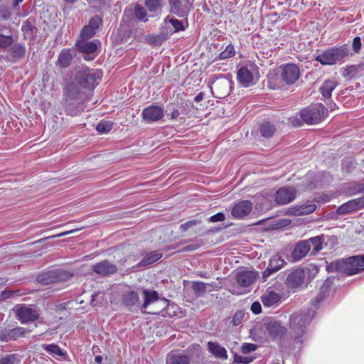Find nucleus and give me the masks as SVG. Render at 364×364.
<instances>
[{
  "mask_svg": "<svg viewBox=\"0 0 364 364\" xmlns=\"http://www.w3.org/2000/svg\"><path fill=\"white\" fill-rule=\"evenodd\" d=\"M168 22L173 28V30H168V36L176 32L185 31L188 26L187 19H186V21H183L182 20H178L173 17H170L169 16H166L164 20V25H166Z\"/></svg>",
  "mask_w": 364,
  "mask_h": 364,
  "instance_id": "obj_29",
  "label": "nucleus"
},
{
  "mask_svg": "<svg viewBox=\"0 0 364 364\" xmlns=\"http://www.w3.org/2000/svg\"><path fill=\"white\" fill-rule=\"evenodd\" d=\"M26 46L23 43H16L11 46L9 49V55L14 59V61L20 60L24 58L26 55Z\"/></svg>",
  "mask_w": 364,
  "mask_h": 364,
  "instance_id": "obj_34",
  "label": "nucleus"
},
{
  "mask_svg": "<svg viewBox=\"0 0 364 364\" xmlns=\"http://www.w3.org/2000/svg\"><path fill=\"white\" fill-rule=\"evenodd\" d=\"M257 276V272L249 270H242L237 273V283L242 287H248L252 284Z\"/></svg>",
  "mask_w": 364,
  "mask_h": 364,
  "instance_id": "obj_24",
  "label": "nucleus"
},
{
  "mask_svg": "<svg viewBox=\"0 0 364 364\" xmlns=\"http://www.w3.org/2000/svg\"><path fill=\"white\" fill-rule=\"evenodd\" d=\"M235 51L233 45L229 44L226 48L219 54L220 60H225L235 55Z\"/></svg>",
  "mask_w": 364,
  "mask_h": 364,
  "instance_id": "obj_49",
  "label": "nucleus"
},
{
  "mask_svg": "<svg viewBox=\"0 0 364 364\" xmlns=\"http://www.w3.org/2000/svg\"><path fill=\"white\" fill-rule=\"evenodd\" d=\"M251 311L255 314H259L261 313L262 311V306H261V304L258 301H255L251 305Z\"/></svg>",
  "mask_w": 364,
  "mask_h": 364,
  "instance_id": "obj_62",
  "label": "nucleus"
},
{
  "mask_svg": "<svg viewBox=\"0 0 364 364\" xmlns=\"http://www.w3.org/2000/svg\"><path fill=\"white\" fill-rule=\"evenodd\" d=\"M297 193V190L293 186H282L274 194V201L278 205H287L292 202Z\"/></svg>",
  "mask_w": 364,
  "mask_h": 364,
  "instance_id": "obj_13",
  "label": "nucleus"
},
{
  "mask_svg": "<svg viewBox=\"0 0 364 364\" xmlns=\"http://www.w3.org/2000/svg\"><path fill=\"white\" fill-rule=\"evenodd\" d=\"M245 317V311L240 310L237 311L233 315L232 323L234 326H238L241 323Z\"/></svg>",
  "mask_w": 364,
  "mask_h": 364,
  "instance_id": "obj_55",
  "label": "nucleus"
},
{
  "mask_svg": "<svg viewBox=\"0 0 364 364\" xmlns=\"http://www.w3.org/2000/svg\"><path fill=\"white\" fill-rule=\"evenodd\" d=\"M353 257L355 256L332 262L327 265L326 269L328 272H338L348 276L364 271V268H360V262L353 260Z\"/></svg>",
  "mask_w": 364,
  "mask_h": 364,
  "instance_id": "obj_5",
  "label": "nucleus"
},
{
  "mask_svg": "<svg viewBox=\"0 0 364 364\" xmlns=\"http://www.w3.org/2000/svg\"><path fill=\"white\" fill-rule=\"evenodd\" d=\"M208 351L213 354L215 358L226 360L228 358V353L226 349L221 346L217 342L209 341L207 343Z\"/></svg>",
  "mask_w": 364,
  "mask_h": 364,
  "instance_id": "obj_32",
  "label": "nucleus"
},
{
  "mask_svg": "<svg viewBox=\"0 0 364 364\" xmlns=\"http://www.w3.org/2000/svg\"><path fill=\"white\" fill-rule=\"evenodd\" d=\"M215 90L219 95L215 96L218 98H223L230 93V81L225 78H221L214 83Z\"/></svg>",
  "mask_w": 364,
  "mask_h": 364,
  "instance_id": "obj_31",
  "label": "nucleus"
},
{
  "mask_svg": "<svg viewBox=\"0 0 364 364\" xmlns=\"http://www.w3.org/2000/svg\"><path fill=\"white\" fill-rule=\"evenodd\" d=\"M307 242L308 241H305V240H301L295 245L291 255L292 262H299L308 255L311 250V246Z\"/></svg>",
  "mask_w": 364,
  "mask_h": 364,
  "instance_id": "obj_21",
  "label": "nucleus"
},
{
  "mask_svg": "<svg viewBox=\"0 0 364 364\" xmlns=\"http://www.w3.org/2000/svg\"><path fill=\"white\" fill-rule=\"evenodd\" d=\"M237 80L245 87H248L253 84L252 73L246 67H242L237 70Z\"/></svg>",
  "mask_w": 364,
  "mask_h": 364,
  "instance_id": "obj_27",
  "label": "nucleus"
},
{
  "mask_svg": "<svg viewBox=\"0 0 364 364\" xmlns=\"http://www.w3.org/2000/svg\"><path fill=\"white\" fill-rule=\"evenodd\" d=\"M225 219V214L222 212H219L209 218V221L212 223L222 222Z\"/></svg>",
  "mask_w": 364,
  "mask_h": 364,
  "instance_id": "obj_58",
  "label": "nucleus"
},
{
  "mask_svg": "<svg viewBox=\"0 0 364 364\" xmlns=\"http://www.w3.org/2000/svg\"><path fill=\"white\" fill-rule=\"evenodd\" d=\"M289 122L294 127H301L304 124V123H305L304 121H303V119H301L299 113L295 116L289 117Z\"/></svg>",
  "mask_w": 364,
  "mask_h": 364,
  "instance_id": "obj_54",
  "label": "nucleus"
},
{
  "mask_svg": "<svg viewBox=\"0 0 364 364\" xmlns=\"http://www.w3.org/2000/svg\"><path fill=\"white\" fill-rule=\"evenodd\" d=\"M200 247V244H191L183 247L178 252H192L198 250Z\"/></svg>",
  "mask_w": 364,
  "mask_h": 364,
  "instance_id": "obj_60",
  "label": "nucleus"
},
{
  "mask_svg": "<svg viewBox=\"0 0 364 364\" xmlns=\"http://www.w3.org/2000/svg\"><path fill=\"white\" fill-rule=\"evenodd\" d=\"M102 24V18L100 16H95L90 18L87 26L97 32L99 26Z\"/></svg>",
  "mask_w": 364,
  "mask_h": 364,
  "instance_id": "obj_51",
  "label": "nucleus"
},
{
  "mask_svg": "<svg viewBox=\"0 0 364 364\" xmlns=\"http://www.w3.org/2000/svg\"><path fill=\"white\" fill-rule=\"evenodd\" d=\"M261 300L264 306L271 307L280 301L281 295L274 291H269L261 296Z\"/></svg>",
  "mask_w": 364,
  "mask_h": 364,
  "instance_id": "obj_35",
  "label": "nucleus"
},
{
  "mask_svg": "<svg viewBox=\"0 0 364 364\" xmlns=\"http://www.w3.org/2000/svg\"><path fill=\"white\" fill-rule=\"evenodd\" d=\"M134 14L136 18L138 20L146 22L148 21L147 13L146 9L139 4H136L134 6Z\"/></svg>",
  "mask_w": 364,
  "mask_h": 364,
  "instance_id": "obj_44",
  "label": "nucleus"
},
{
  "mask_svg": "<svg viewBox=\"0 0 364 364\" xmlns=\"http://www.w3.org/2000/svg\"><path fill=\"white\" fill-rule=\"evenodd\" d=\"M143 295L144 301L141 305V311H143V309H146L149 305L159 299V293L155 290L144 289Z\"/></svg>",
  "mask_w": 364,
  "mask_h": 364,
  "instance_id": "obj_38",
  "label": "nucleus"
},
{
  "mask_svg": "<svg viewBox=\"0 0 364 364\" xmlns=\"http://www.w3.org/2000/svg\"><path fill=\"white\" fill-rule=\"evenodd\" d=\"M191 358L178 350L170 352L166 357V364H189Z\"/></svg>",
  "mask_w": 364,
  "mask_h": 364,
  "instance_id": "obj_28",
  "label": "nucleus"
},
{
  "mask_svg": "<svg viewBox=\"0 0 364 364\" xmlns=\"http://www.w3.org/2000/svg\"><path fill=\"white\" fill-rule=\"evenodd\" d=\"M305 273L303 269L293 270L287 277L286 284L290 288H297L304 282Z\"/></svg>",
  "mask_w": 364,
  "mask_h": 364,
  "instance_id": "obj_23",
  "label": "nucleus"
},
{
  "mask_svg": "<svg viewBox=\"0 0 364 364\" xmlns=\"http://www.w3.org/2000/svg\"><path fill=\"white\" fill-rule=\"evenodd\" d=\"M11 12L8 9H2L0 11V16L4 20H8L11 17Z\"/></svg>",
  "mask_w": 364,
  "mask_h": 364,
  "instance_id": "obj_63",
  "label": "nucleus"
},
{
  "mask_svg": "<svg viewBox=\"0 0 364 364\" xmlns=\"http://www.w3.org/2000/svg\"><path fill=\"white\" fill-rule=\"evenodd\" d=\"M353 259L360 262V265L361 267L364 266V254L355 255V257L353 258Z\"/></svg>",
  "mask_w": 364,
  "mask_h": 364,
  "instance_id": "obj_64",
  "label": "nucleus"
},
{
  "mask_svg": "<svg viewBox=\"0 0 364 364\" xmlns=\"http://www.w3.org/2000/svg\"><path fill=\"white\" fill-rule=\"evenodd\" d=\"M338 83L334 80H326L319 88V91L323 99H329L332 92L337 87Z\"/></svg>",
  "mask_w": 364,
  "mask_h": 364,
  "instance_id": "obj_37",
  "label": "nucleus"
},
{
  "mask_svg": "<svg viewBox=\"0 0 364 364\" xmlns=\"http://www.w3.org/2000/svg\"><path fill=\"white\" fill-rule=\"evenodd\" d=\"M164 116L163 108L154 105L145 107L141 112L142 119L149 124L159 121Z\"/></svg>",
  "mask_w": 364,
  "mask_h": 364,
  "instance_id": "obj_18",
  "label": "nucleus"
},
{
  "mask_svg": "<svg viewBox=\"0 0 364 364\" xmlns=\"http://www.w3.org/2000/svg\"><path fill=\"white\" fill-rule=\"evenodd\" d=\"M75 46L80 53L85 54L84 60H92L97 55V49L101 46V42L95 39L91 41L87 40H77Z\"/></svg>",
  "mask_w": 364,
  "mask_h": 364,
  "instance_id": "obj_8",
  "label": "nucleus"
},
{
  "mask_svg": "<svg viewBox=\"0 0 364 364\" xmlns=\"http://www.w3.org/2000/svg\"><path fill=\"white\" fill-rule=\"evenodd\" d=\"M252 210V203L249 200H241L236 203L232 208L231 214L236 219L244 218L248 215Z\"/></svg>",
  "mask_w": 364,
  "mask_h": 364,
  "instance_id": "obj_19",
  "label": "nucleus"
},
{
  "mask_svg": "<svg viewBox=\"0 0 364 364\" xmlns=\"http://www.w3.org/2000/svg\"><path fill=\"white\" fill-rule=\"evenodd\" d=\"M364 208V196L350 200L336 209L338 215H347Z\"/></svg>",
  "mask_w": 364,
  "mask_h": 364,
  "instance_id": "obj_16",
  "label": "nucleus"
},
{
  "mask_svg": "<svg viewBox=\"0 0 364 364\" xmlns=\"http://www.w3.org/2000/svg\"><path fill=\"white\" fill-rule=\"evenodd\" d=\"M316 209L315 204H302L299 206H291L288 208L287 213L290 215L299 216L311 213Z\"/></svg>",
  "mask_w": 364,
  "mask_h": 364,
  "instance_id": "obj_26",
  "label": "nucleus"
},
{
  "mask_svg": "<svg viewBox=\"0 0 364 364\" xmlns=\"http://www.w3.org/2000/svg\"><path fill=\"white\" fill-rule=\"evenodd\" d=\"M315 315V311L308 309L298 313H294L289 320V348L301 350L303 342L306 338L307 325L310 323Z\"/></svg>",
  "mask_w": 364,
  "mask_h": 364,
  "instance_id": "obj_1",
  "label": "nucleus"
},
{
  "mask_svg": "<svg viewBox=\"0 0 364 364\" xmlns=\"http://www.w3.org/2000/svg\"><path fill=\"white\" fill-rule=\"evenodd\" d=\"M144 4L150 12H155L161 8L160 0H145Z\"/></svg>",
  "mask_w": 364,
  "mask_h": 364,
  "instance_id": "obj_50",
  "label": "nucleus"
},
{
  "mask_svg": "<svg viewBox=\"0 0 364 364\" xmlns=\"http://www.w3.org/2000/svg\"><path fill=\"white\" fill-rule=\"evenodd\" d=\"M96 34V31L88 26H85L80 32V40H88Z\"/></svg>",
  "mask_w": 364,
  "mask_h": 364,
  "instance_id": "obj_48",
  "label": "nucleus"
},
{
  "mask_svg": "<svg viewBox=\"0 0 364 364\" xmlns=\"http://www.w3.org/2000/svg\"><path fill=\"white\" fill-rule=\"evenodd\" d=\"M21 30L25 34L33 38L38 32V28L34 25V19L31 18L26 19L22 24Z\"/></svg>",
  "mask_w": 364,
  "mask_h": 364,
  "instance_id": "obj_39",
  "label": "nucleus"
},
{
  "mask_svg": "<svg viewBox=\"0 0 364 364\" xmlns=\"http://www.w3.org/2000/svg\"><path fill=\"white\" fill-rule=\"evenodd\" d=\"M305 241H308V244H309L311 247H312L311 254L316 255L322 249V244L324 242V235H321L316 237H313L309 238V240H305Z\"/></svg>",
  "mask_w": 364,
  "mask_h": 364,
  "instance_id": "obj_40",
  "label": "nucleus"
},
{
  "mask_svg": "<svg viewBox=\"0 0 364 364\" xmlns=\"http://www.w3.org/2000/svg\"><path fill=\"white\" fill-rule=\"evenodd\" d=\"M209 285V284H206L203 282L194 281L192 282V289L196 295L200 297L204 295L207 290V287Z\"/></svg>",
  "mask_w": 364,
  "mask_h": 364,
  "instance_id": "obj_43",
  "label": "nucleus"
},
{
  "mask_svg": "<svg viewBox=\"0 0 364 364\" xmlns=\"http://www.w3.org/2000/svg\"><path fill=\"white\" fill-rule=\"evenodd\" d=\"M14 43V38L11 36H6L0 34V49H6L12 46Z\"/></svg>",
  "mask_w": 364,
  "mask_h": 364,
  "instance_id": "obj_47",
  "label": "nucleus"
},
{
  "mask_svg": "<svg viewBox=\"0 0 364 364\" xmlns=\"http://www.w3.org/2000/svg\"><path fill=\"white\" fill-rule=\"evenodd\" d=\"M348 48L346 44L334 46L325 50L321 54L315 57V60L323 65H332L344 62L348 55Z\"/></svg>",
  "mask_w": 364,
  "mask_h": 364,
  "instance_id": "obj_4",
  "label": "nucleus"
},
{
  "mask_svg": "<svg viewBox=\"0 0 364 364\" xmlns=\"http://www.w3.org/2000/svg\"><path fill=\"white\" fill-rule=\"evenodd\" d=\"M75 231H76V230H71L70 231H66V232H61V233H59V234H57V235L48 236V237H46L45 238L40 239L39 240L37 241V242H41L42 241H45V240H48V239H53V238H56V237H60L65 236V235L71 234V233H73V232H74Z\"/></svg>",
  "mask_w": 364,
  "mask_h": 364,
  "instance_id": "obj_59",
  "label": "nucleus"
},
{
  "mask_svg": "<svg viewBox=\"0 0 364 364\" xmlns=\"http://www.w3.org/2000/svg\"><path fill=\"white\" fill-rule=\"evenodd\" d=\"M20 363V356L16 353L6 355L0 359V364H19Z\"/></svg>",
  "mask_w": 364,
  "mask_h": 364,
  "instance_id": "obj_45",
  "label": "nucleus"
},
{
  "mask_svg": "<svg viewBox=\"0 0 364 364\" xmlns=\"http://www.w3.org/2000/svg\"><path fill=\"white\" fill-rule=\"evenodd\" d=\"M43 348L50 355H56L60 357H65L67 353L63 351L59 346L52 343V344H44L42 346Z\"/></svg>",
  "mask_w": 364,
  "mask_h": 364,
  "instance_id": "obj_42",
  "label": "nucleus"
},
{
  "mask_svg": "<svg viewBox=\"0 0 364 364\" xmlns=\"http://www.w3.org/2000/svg\"><path fill=\"white\" fill-rule=\"evenodd\" d=\"M280 77L287 85H294L301 75L299 67L294 63H286L280 65Z\"/></svg>",
  "mask_w": 364,
  "mask_h": 364,
  "instance_id": "obj_9",
  "label": "nucleus"
},
{
  "mask_svg": "<svg viewBox=\"0 0 364 364\" xmlns=\"http://www.w3.org/2000/svg\"><path fill=\"white\" fill-rule=\"evenodd\" d=\"M63 105L68 115L75 117L85 109V103L90 101V96L75 90L73 85H65L63 90Z\"/></svg>",
  "mask_w": 364,
  "mask_h": 364,
  "instance_id": "obj_3",
  "label": "nucleus"
},
{
  "mask_svg": "<svg viewBox=\"0 0 364 364\" xmlns=\"http://www.w3.org/2000/svg\"><path fill=\"white\" fill-rule=\"evenodd\" d=\"M254 358L250 356H242L237 354L234 355V362L237 364H248L252 362Z\"/></svg>",
  "mask_w": 364,
  "mask_h": 364,
  "instance_id": "obj_53",
  "label": "nucleus"
},
{
  "mask_svg": "<svg viewBox=\"0 0 364 364\" xmlns=\"http://www.w3.org/2000/svg\"><path fill=\"white\" fill-rule=\"evenodd\" d=\"M275 132V125L269 122H264L259 127L261 136L267 139L272 137Z\"/></svg>",
  "mask_w": 364,
  "mask_h": 364,
  "instance_id": "obj_41",
  "label": "nucleus"
},
{
  "mask_svg": "<svg viewBox=\"0 0 364 364\" xmlns=\"http://www.w3.org/2000/svg\"><path fill=\"white\" fill-rule=\"evenodd\" d=\"M15 308L16 318L21 323L33 322L39 317L38 311L36 308L24 304L17 305Z\"/></svg>",
  "mask_w": 364,
  "mask_h": 364,
  "instance_id": "obj_12",
  "label": "nucleus"
},
{
  "mask_svg": "<svg viewBox=\"0 0 364 364\" xmlns=\"http://www.w3.org/2000/svg\"><path fill=\"white\" fill-rule=\"evenodd\" d=\"M113 127L114 123L112 121L102 120L97 125L96 130L101 134H105L112 130Z\"/></svg>",
  "mask_w": 364,
  "mask_h": 364,
  "instance_id": "obj_46",
  "label": "nucleus"
},
{
  "mask_svg": "<svg viewBox=\"0 0 364 364\" xmlns=\"http://www.w3.org/2000/svg\"><path fill=\"white\" fill-rule=\"evenodd\" d=\"M18 291L4 290L1 292V297L4 299H10L18 295Z\"/></svg>",
  "mask_w": 364,
  "mask_h": 364,
  "instance_id": "obj_61",
  "label": "nucleus"
},
{
  "mask_svg": "<svg viewBox=\"0 0 364 364\" xmlns=\"http://www.w3.org/2000/svg\"><path fill=\"white\" fill-rule=\"evenodd\" d=\"M328 109L321 103L311 105L299 112V114L307 124H317L328 116Z\"/></svg>",
  "mask_w": 364,
  "mask_h": 364,
  "instance_id": "obj_6",
  "label": "nucleus"
},
{
  "mask_svg": "<svg viewBox=\"0 0 364 364\" xmlns=\"http://www.w3.org/2000/svg\"><path fill=\"white\" fill-rule=\"evenodd\" d=\"M200 223H201V221L200 220H196V219L191 220L185 223L181 224L179 226V230L181 232H186L191 228L196 226L197 225H199Z\"/></svg>",
  "mask_w": 364,
  "mask_h": 364,
  "instance_id": "obj_52",
  "label": "nucleus"
},
{
  "mask_svg": "<svg viewBox=\"0 0 364 364\" xmlns=\"http://www.w3.org/2000/svg\"><path fill=\"white\" fill-rule=\"evenodd\" d=\"M352 46L353 51L355 53H358L360 52L362 46V43L361 39L359 36H356L353 38Z\"/></svg>",
  "mask_w": 364,
  "mask_h": 364,
  "instance_id": "obj_57",
  "label": "nucleus"
},
{
  "mask_svg": "<svg viewBox=\"0 0 364 364\" xmlns=\"http://www.w3.org/2000/svg\"><path fill=\"white\" fill-rule=\"evenodd\" d=\"M73 60L72 50L70 48H63L58 55L55 65L61 69H65L71 65Z\"/></svg>",
  "mask_w": 364,
  "mask_h": 364,
  "instance_id": "obj_25",
  "label": "nucleus"
},
{
  "mask_svg": "<svg viewBox=\"0 0 364 364\" xmlns=\"http://www.w3.org/2000/svg\"><path fill=\"white\" fill-rule=\"evenodd\" d=\"M334 278L332 277H328L323 282L322 285L320 287V292L319 294L311 301L314 305H316L319 304L329 293L331 286L333 284Z\"/></svg>",
  "mask_w": 364,
  "mask_h": 364,
  "instance_id": "obj_30",
  "label": "nucleus"
},
{
  "mask_svg": "<svg viewBox=\"0 0 364 364\" xmlns=\"http://www.w3.org/2000/svg\"><path fill=\"white\" fill-rule=\"evenodd\" d=\"M343 191L349 196L364 193V183L357 181L349 182L343 186Z\"/></svg>",
  "mask_w": 364,
  "mask_h": 364,
  "instance_id": "obj_33",
  "label": "nucleus"
},
{
  "mask_svg": "<svg viewBox=\"0 0 364 364\" xmlns=\"http://www.w3.org/2000/svg\"><path fill=\"white\" fill-rule=\"evenodd\" d=\"M265 328L273 339L282 337L287 331V328L277 320H269L265 323Z\"/></svg>",
  "mask_w": 364,
  "mask_h": 364,
  "instance_id": "obj_20",
  "label": "nucleus"
},
{
  "mask_svg": "<svg viewBox=\"0 0 364 364\" xmlns=\"http://www.w3.org/2000/svg\"><path fill=\"white\" fill-rule=\"evenodd\" d=\"M91 269L95 273L102 277H110L118 271L117 265L108 259L100 261L92 265Z\"/></svg>",
  "mask_w": 364,
  "mask_h": 364,
  "instance_id": "obj_14",
  "label": "nucleus"
},
{
  "mask_svg": "<svg viewBox=\"0 0 364 364\" xmlns=\"http://www.w3.org/2000/svg\"><path fill=\"white\" fill-rule=\"evenodd\" d=\"M257 348V346L254 343H244L241 347V351L243 354H248L252 351H255Z\"/></svg>",
  "mask_w": 364,
  "mask_h": 364,
  "instance_id": "obj_56",
  "label": "nucleus"
},
{
  "mask_svg": "<svg viewBox=\"0 0 364 364\" xmlns=\"http://www.w3.org/2000/svg\"><path fill=\"white\" fill-rule=\"evenodd\" d=\"M141 260L132 267L134 269H138L151 265L160 260L163 257V253L160 250L155 251H142L141 252Z\"/></svg>",
  "mask_w": 364,
  "mask_h": 364,
  "instance_id": "obj_17",
  "label": "nucleus"
},
{
  "mask_svg": "<svg viewBox=\"0 0 364 364\" xmlns=\"http://www.w3.org/2000/svg\"><path fill=\"white\" fill-rule=\"evenodd\" d=\"M168 38V29L162 27V31L157 35L146 36V41L151 45L160 46Z\"/></svg>",
  "mask_w": 364,
  "mask_h": 364,
  "instance_id": "obj_36",
  "label": "nucleus"
},
{
  "mask_svg": "<svg viewBox=\"0 0 364 364\" xmlns=\"http://www.w3.org/2000/svg\"><path fill=\"white\" fill-rule=\"evenodd\" d=\"M31 331L20 326L14 328H5L0 330V341L3 342L16 341L20 337H25Z\"/></svg>",
  "mask_w": 364,
  "mask_h": 364,
  "instance_id": "obj_15",
  "label": "nucleus"
},
{
  "mask_svg": "<svg viewBox=\"0 0 364 364\" xmlns=\"http://www.w3.org/2000/svg\"><path fill=\"white\" fill-rule=\"evenodd\" d=\"M286 262L279 255L273 256L269 261L268 266L262 272V277L264 281L273 273L279 271L284 264Z\"/></svg>",
  "mask_w": 364,
  "mask_h": 364,
  "instance_id": "obj_22",
  "label": "nucleus"
},
{
  "mask_svg": "<svg viewBox=\"0 0 364 364\" xmlns=\"http://www.w3.org/2000/svg\"><path fill=\"white\" fill-rule=\"evenodd\" d=\"M73 274L60 269L49 270L39 274L36 281L42 285H48L53 283L62 282L70 280Z\"/></svg>",
  "mask_w": 364,
  "mask_h": 364,
  "instance_id": "obj_7",
  "label": "nucleus"
},
{
  "mask_svg": "<svg viewBox=\"0 0 364 364\" xmlns=\"http://www.w3.org/2000/svg\"><path fill=\"white\" fill-rule=\"evenodd\" d=\"M193 0H168L169 12L180 18H187Z\"/></svg>",
  "mask_w": 364,
  "mask_h": 364,
  "instance_id": "obj_10",
  "label": "nucleus"
},
{
  "mask_svg": "<svg viewBox=\"0 0 364 364\" xmlns=\"http://www.w3.org/2000/svg\"><path fill=\"white\" fill-rule=\"evenodd\" d=\"M122 303L129 311L137 313L141 311L139 294L138 291L129 289L122 294Z\"/></svg>",
  "mask_w": 364,
  "mask_h": 364,
  "instance_id": "obj_11",
  "label": "nucleus"
},
{
  "mask_svg": "<svg viewBox=\"0 0 364 364\" xmlns=\"http://www.w3.org/2000/svg\"><path fill=\"white\" fill-rule=\"evenodd\" d=\"M102 79V71L82 66L76 73L73 80L65 85H73L77 90H81L85 95H90Z\"/></svg>",
  "mask_w": 364,
  "mask_h": 364,
  "instance_id": "obj_2",
  "label": "nucleus"
}]
</instances>
